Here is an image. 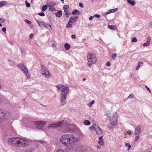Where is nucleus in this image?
<instances>
[{"mask_svg": "<svg viewBox=\"0 0 152 152\" xmlns=\"http://www.w3.org/2000/svg\"><path fill=\"white\" fill-rule=\"evenodd\" d=\"M56 87L59 92H61L60 96V102L62 105L66 103L65 100L66 99L67 96L69 92V88L68 86L64 87L63 84H60L56 86Z\"/></svg>", "mask_w": 152, "mask_h": 152, "instance_id": "7ed1b4c3", "label": "nucleus"}, {"mask_svg": "<svg viewBox=\"0 0 152 152\" xmlns=\"http://www.w3.org/2000/svg\"><path fill=\"white\" fill-rule=\"evenodd\" d=\"M5 20L4 19L0 18V23H2L4 22L5 21Z\"/></svg>", "mask_w": 152, "mask_h": 152, "instance_id": "a19ab883", "label": "nucleus"}, {"mask_svg": "<svg viewBox=\"0 0 152 152\" xmlns=\"http://www.w3.org/2000/svg\"><path fill=\"white\" fill-rule=\"evenodd\" d=\"M78 150H80V151L79 152H84V150L83 147L80 146L79 148H78Z\"/></svg>", "mask_w": 152, "mask_h": 152, "instance_id": "cd10ccee", "label": "nucleus"}, {"mask_svg": "<svg viewBox=\"0 0 152 152\" xmlns=\"http://www.w3.org/2000/svg\"><path fill=\"white\" fill-rule=\"evenodd\" d=\"M63 121V124H62V128H64L66 131L69 132L70 131H72L73 129V126L69 125L66 123H64Z\"/></svg>", "mask_w": 152, "mask_h": 152, "instance_id": "0eeeda50", "label": "nucleus"}, {"mask_svg": "<svg viewBox=\"0 0 152 152\" xmlns=\"http://www.w3.org/2000/svg\"><path fill=\"white\" fill-rule=\"evenodd\" d=\"M99 140H103L102 138V136H101L99 137Z\"/></svg>", "mask_w": 152, "mask_h": 152, "instance_id": "13d9d810", "label": "nucleus"}, {"mask_svg": "<svg viewBox=\"0 0 152 152\" xmlns=\"http://www.w3.org/2000/svg\"><path fill=\"white\" fill-rule=\"evenodd\" d=\"M55 45V44H52L51 45V46L52 47H54Z\"/></svg>", "mask_w": 152, "mask_h": 152, "instance_id": "052dcab7", "label": "nucleus"}, {"mask_svg": "<svg viewBox=\"0 0 152 152\" xmlns=\"http://www.w3.org/2000/svg\"><path fill=\"white\" fill-rule=\"evenodd\" d=\"M134 96L132 94H130L129 96H128L127 99L130 98V99H132L134 98Z\"/></svg>", "mask_w": 152, "mask_h": 152, "instance_id": "f704fd0d", "label": "nucleus"}, {"mask_svg": "<svg viewBox=\"0 0 152 152\" xmlns=\"http://www.w3.org/2000/svg\"><path fill=\"white\" fill-rule=\"evenodd\" d=\"M63 121H61L54 124H49L47 127L50 128H56L57 127L62 126V124H63Z\"/></svg>", "mask_w": 152, "mask_h": 152, "instance_id": "6e6552de", "label": "nucleus"}, {"mask_svg": "<svg viewBox=\"0 0 152 152\" xmlns=\"http://www.w3.org/2000/svg\"><path fill=\"white\" fill-rule=\"evenodd\" d=\"M2 31L4 32H5L6 31V28L5 27H4L2 28Z\"/></svg>", "mask_w": 152, "mask_h": 152, "instance_id": "8fccbe9b", "label": "nucleus"}, {"mask_svg": "<svg viewBox=\"0 0 152 152\" xmlns=\"http://www.w3.org/2000/svg\"><path fill=\"white\" fill-rule=\"evenodd\" d=\"M44 24V23L43 22H40L38 24L40 27L42 28L43 27Z\"/></svg>", "mask_w": 152, "mask_h": 152, "instance_id": "c85d7f7f", "label": "nucleus"}, {"mask_svg": "<svg viewBox=\"0 0 152 152\" xmlns=\"http://www.w3.org/2000/svg\"><path fill=\"white\" fill-rule=\"evenodd\" d=\"M132 42H135L137 41V39L135 37H134L132 40Z\"/></svg>", "mask_w": 152, "mask_h": 152, "instance_id": "ea45409f", "label": "nucleus"}, {"mask_svg": "<svg viewBox=\"0 0 152 152\" xmlns=\"http://www.w3.org/2000/svg\"><path fill=\"white\" fill-rule=\"evenodd\" d=\"M25 2L26 4V6L27 7H29L30 6V5L29 3L27 2V1H25Z\"/></svg>", "mask_w": 152, "mask_h": 152, "instance_id": "72a5a7b5", "label": "nucleus"}, {"mask_svg": "<svg viewBox=\"0 0 152 152\" xmlns=\"http://www.w3.org/2000/svg\"><path fill=\"white\" fill-rule=\"evenodd\" d=\"M78 18V17L77 16H75V17H71L69 20V22H72L73 23H75L76 21V20Z\"/></svg>", "mask_w": 152, "mask_h": 152, "instance_id": "4468645a", "label": "nucleus"}, {"mask_svg": "<svg viewBox=\"0 0 152 152\" xmlns=\"http://www.w3.org/2000/svg\"><path fill=\"white\" fill-rule=\"evenodd\" d=\"M38 15L41 16H44L45 15V14L43 12L39 13Z\"/></svg>", "mask_w": 152, "mask_h": 152, "instance_id": "58836bf2", "label": "nucleus"}, {"mask_svg": "<svg viewBox=\"0 0 152 152\" xmlns=\"http://www.w3.org/2000/svg\"><path fill=\"white\" fill-rule=\"evenodd\" d=\"M25 22L27 23L28 24H30L31 23V22L27 19H25Z\"/></svg>", "mask_w": 152, "mask_h": 152, "instance_id": "4c0bfd02", "label": "nucleus"}, {"mask_svg": "<svg viewBox=\"0 0 152 152\" xmlns=\"http://www.w3.org/2000/svg\"><path fill=\"white\" fill-rule=\"evenodd\" d=\"M125 146L126 147H128V150H129L130 149V148L131 147V145H130V144L129 143H126L125 144Z\"/></svg>", "mask_w": 152, "mask_h": 152, "instance_id": "2f4dec72", "label": "nucleus"}, {"mask_svg": "<svg viewBox=\"0 0 152 152\" xmlns=\"http://www.w3.org/2000/svg\"><path fill=\"white\" fill-rule=\"evenodd\" d=\"M62 11H59L57 13H55V15L56 17L60 18L62 15Z\"/></svg>", "mask_w": 152, "mask_h": 152, "instance_id": "dca6fc26", "label": "nucleus"}, {"mask_svg": "<svg viewBox=\"0 0 152 152\" xmlns=\"http://www.w3.org/2000/svg\"><path fill=\"white\" fill-rule=\"evenodd\" d=\"M38 129H42L46 124L45 121H37L33 122Z\"/></svg>", "mask_w": 152, "mask_h": 152, "instance_id": "9b49d317", "label": "nucleus"}, {"mask_svg": "<svg viewBox=\"0 0 152 152\" xmlns=\"http://www.w3.org/2000/svg\"><path fill=\"white\" fill-rule=\"evenodd\" d=\"M95 130L97 134H101L102 132V129L100 128L98 125H95Z\"/></svg>", "mask_w": 152, "mask_h": 152, "instance_id": "f8f14e48", "label": "nucleus"}, {"mask_svg": "<svg viewBox=\"0 0 152 152\" xmlns=\"http://www.w3.org/2000/svg\"><path fill=\"white\" fill-rule=\"evenodd\" d=\"M95 101L94 100H93L92 101V102H91V103L93 104H94L95 103Z\"/></svg>", "mask_w": 152, "mask_h": 152, "instance_id": "680f3d73", "label": "nucleus"}, {"mask_svg": "<svg viewBox=\"0 0 152 152\" xmlns=\"http://www.w3.org/2000/svg\"><path fill=\"white\" fill-rule=\"evenodd\" d=\"M72 22H69V21L68 23L66 24V27L67 28H72V24H70V23H71Z\"/></svg>", "mask_w": 152, "mask_h": 152, "instance_id": "b1692460", "label": "nucleus"}, {"mask_svg": "<svg viewBox=\"0 0 152 152\" xmlns=\"http://www.w3.org/2000/svg\"><path fill=\"white\" fill-rule=\"evenodd\" d=\"M7 143L10 145L17 147H25L29 144L28 141L18 137L7 138Z\"/></svg>", "mask_w": 152, "mask_h": 152, "instance_id": "f03ea898", "label": "nucleus"}, {"mask_svg": "<svg viewBox=\"0 0 152 152\" xmlns=\"http://www.w3.org/2000/svg\"><path fill=\"white\" fill-rule=\"evenodd\" d=\"M86 80V78H83V81H84Z\"/></svg>", "mask_w": 152, "mask_h": 152, "instance_id": "774afa93", "label": "nucleus"}, {"mask_svg": "<svg viewBox=\"0 0 152 152\" xmlns=\"http://www.w3.org/2000/svg\"><path fill=\"white\" fill-rule=\"evenodd\" d=\"M71 37L72 39H75L76 38L75 36L74 35H71Z\"/></svg>", "mask_w": 152, "mask_h": 152, "instance_id": "49530a36", "label": "nucleus"}, {"mask_svg": "<svg viewBox=\"0 0 152 152\" xmlns=\"http://www.w3.org/2000/svg\"><path fill=\"white\" fill-rule=\"evenodd\" d=\"M118 10V9L117 8H115V9H111L110 10V13H113L114 12H116Z\"/></svg>", "mask_w": 152, "mask_h": 152, "instance_id": "bb28decb", "label": "nucleus"}, {"mask_svg": "<svg viewBox=\"0 0 152 152\" xmlns=\"http://www.w3.org/2000/svg\"><path fill=\"white\" fill-rule=\"evenodd\" d=\"M145 87L146 88V89H147L150 92H151L150 90V89H149V88L148 87H147V86H145Z\"/></svg>", "mask_w": 152, "mask_h": 152, "instance_id": "6e6d98bb", "label": "nucleus"}, {"mask_svg": "<svg viewBox=\"0 0 152 152\" xmlns=\"http://www.w3.org/2000/svg\"><path fill=\"white\" fill-rule=\"evenodd\" d=\"M87 58L88 60V65L89 67H91L92 64H95L97 61L95 55L93 53H88Z\"/></svg>", "mask_w": 152, "mask_h": 152, "instance_id": "39448f33", "label": "nucleus"}, {"mask_svg": "<svg viewBox=\"0 0 152 152\" xmlns=\"http://www.w3.org/2000/svg\"><path fill=\"white\" fill-rule=\"evenodd\" d=\"M30 78V77H29V76H27V78L28 79H29V78Z\"/></svg>", "mask_w": 152, "mask_h": 152, "instance_id": "338daca9", "label": "nucleus"}, {"mask_svg": "<svg viewBox=\"0 0 152 152\" xmlns=\"http://www.w3.org/2000/svg\"><path fill=\"white\" fill-rule=\"evenodd\" d=\"M117 56V54L116 53L113 54L111 56V57L113 59L115 60Z\"/></svg>", "mask_w": 152, "mask_h": 152, "instance_id": "473e14b6", "label": "nucleus"}, {"mask_svg": "<svg viewBox=\"0 0 152 152\" xmlns=\"http://www.w3.org/2000/svg\"><path fill=\"white\" fill-rule=\"evenodd\" d=\"M143 64V62H139L138 63V66L136 67V69L137 70H138L140 68V67L141 66H142Z\"/></svg>", "mask_w": 152, "mask_h": 152, "instance_id": "aec40b11", "label": "nucleus"}, {"mask_svg": "<svg viewBox=\"0 0 152 152\" xmlns=\"http://www.w3.org/2000/svg\"><path fill=\"white\" fill-rule=\"evenodd\" d=\"M79 6L81 7H83V4L82 3H80L79 4Z\"/></svg>", "mask_w": 152, "mask_h": 152, "instance_id": "5fc2aeb1", "label": "nucleus"}, {"mask_svg": "<svg viewBox=\"0 0 152 152\" xmlns=\"http://www.w3.org/2000/svg\"><path fill=\"white\" fill-rule=\"evenodd\" d=\"M89 129L92 130H93L94 129H95V126H90L89 127Z\"/></svg>", "mask_w": 152, "mask_h": 152, "instance_id": "37998d69", "label": "nucleus"}, {"mask_svg": "<svg viewBox=\"0 0 152 152\" xmlns=\"http://www.w3.org/2000/svg\"><path fill=\"white\" fill-rule=\"evenodd\" d=\"M7 4V2L6 1H1L0 3V7H2L4 5H6Z\"/></svg>", "mask_w": 152, "mask_h": 152, "instance_id": "412c9836", "label": "nucleus"}, {"mask_svg": "<svg viewBox=\"0 0 152 152\" xmlns=\"http://www.w3.org/2000/svg\"><path fill=\"white\" fill-rule=\"evenodd\" d=\"M39 143L41 144H43V145L45 144V142L44 141H39Z\"/></svg>", "mask_w": 152, "mask_h": 152, "instance_id": "79ce46f5", "label": "nucleus"}, {"mask_svg": "<svg viewBox=\"0 0 152 152\" xmlns=\"http://www.w3.org/2000/svg\"><path fill=\"white\" fill-rule=\"evenodd\" d=\"M98 143L99 145L102 146H103L104 145V142L103 140H99Z\"/></svg>", "mask_w": 152, "mask_h": 152, "instance_id": "7c9ffc66", "label": "nucleus"}, {"mask_svg": "<svg viewBox=\"0 0 152 152\" xmlns=\"http://www.w3.org/2000/svg\"><path fill=\"white\" fill-rule=\"evenodd\" d=\"M64 12L65 13V15H69V14L68 13V11H67V10H64Z\"/></svg>", "mask_w": 152, "mask_h": 152, "instance_id": "c03bdc74", "label": "nucleus"}, {"mask_svg": "<svg viewBox=\"0 0 152 152\" xmlns=\"http://www.w3.org/2000/svg\"><path fill=\"white\" fill-rule=\"evenodd\" d=\"M125 134H128L130 135L131 134V132L130 131H128L126 132Z\"/></svg>", "mask_w": 152, "mask_h": 152, "instance_id": "a18cd8bd", "label": "nucleus"}, {"mask_svg": "<svg viewBox=\"0 0 152 152\" xmlns=\"http://www.w3.org/2000/svg\"><path fill=\"white\" fill-rule=\"evenodd\" d=\"M93 17L92 16H90L89 18V20H92V19H93Z\"/></svg>", "mask_w": 152, "mask_h": 152, "instance_id": "4d7b16f0", "label": "nucleus"}, {"mask_svg": "<svg viewBox=\"0 0 152 152\" xmlns=\"http://www.w3.org/2000/svg\"><path fill=\"white\" fill-rule=\"evenodd\" d=\"M109 112L108 113V117L109 120V122L111 125L115 126V125L117 122L118 118V115L116 112L115 113H113V114L110 115Z\"/></svg>", "mask_w": 152, "mask_h": 152, "instance_id": "20e7f679", "label": "nucleus"}, {"mask_svg": "<svg viewBox=\"0 0 152 152\" xmlns=\"http://www.w3.org/2000/svg\"><path fill=\"white\" fill-rule=\"evenodd\" d=\"M109 13H110V12H106V13H104V14H105L106 15H107Z\"/></svg>", "mask_w": 152, "mask_h": 152, "instance_id": "0e129e2a", "label": "nucleus"}, {"mask_svg": "<svg viewBox=\"0 0 152 152\" xmlns=\"http://www.w3.org/2000/svg\"><path fill=\"white\" fill-rule=\"evenodd\" d=\"M73 15L77 14V15H80V12L78 10H74L72 12Z\"/></svg>", "mask_w": 152, "mask_h": 152, "instance_id": "6ab92c4d", "label": "nucleus"}, {"mask_svg": "<svg viewBox=\"0 0 152 152\" xmlns=\"http://www.w3.org/2000/svg\"><path fill=\"white\" fill-rule=\"evenodd\" d=\"M84 124L86 125H89L91 124V122L88 120H85L83 121Z\"/></svg>", "mask_w": 152, "mask_h": 152, "instance_id": "a211bd4d", "label": "nucleus"}, {"mask_svg": "<svg viewBox=\"0 0 152 152\" xmlns=\"http://www.w3.org/2000/svg\"><path fill=\"white\" fill-rule=\"evenodd\" d=\"M77 140L72 134L64 135L60 139L61 143L70 150L75 147Z\"/></svg>", "mask_w": 152, "mask_h": 152, "instance_id": "f257e3e1", "label": "nucleus"}, {"mask_svg": "<svg viewBox=\"0 0 152 152\" xmlns=\"http://www.w3.org/2000/svg\"><path fill=\"white\" fill-rule=\"evenodd\" d=\"M48 26H49L50 27V28L49 29L50 31H51L52 30L51 27L50 25H48L47 24V25H46L45 24H44L43 26L45 28H48Z\"/></svg>", "mask_w": 152, "mask_h": 152, "instance_id": "a878e982", "label": "nucleus"}, {"mask_svg": "<svg viewBox=\"0 0 152 152\" xmlns=\"http://www.w3.org/2000/svg\"><path fill=\"white\" fill-rule=\"evenodd\" d=\"M48 7L46 5H44L42 7V12H45L47 9Z\"/></svg>", "mask_w": 152, "mask_h": 152, "instance_id": "393cba45", "label": "nucleus"}, {"mask_svg": "<svg viewBox=\"0 0 152 152\" xmlns=\"http://www.w3.org/2000/svg\"><path fill=\"white\" fill-rule=\"evenodd\" d=\"M49 11H51L52 12H53L54 11H56V10L53 7L50 5L49 6Z\"/></svg>", "mask_w": 152, "mask_h": 152, "instance_id": "5701e85b", "label": "nucleus"}, {"mask_svg": "<svg viewBox=\"0 0 152 152\" xmlns=\"http://www.w3.org/2000/svg\"><path fill=\"white\" fill-rule=\"evenodd\" d=\"M131 77L132 78V77L133 76V73H131Z\"/></svg>", "mask_w": 152, "mask_h": 152, "instance_id": "bf43d9fd", "label": "nucleus"}, {"mask_svg": "<svg viewBox=\"0 0 152 152\" xmlns=\"http://www.w3.org/2000/svg\"><path fill=\"white\" fill-rule=\"evenodd\" d=\"M139 139V135H137V136H136L135 138L134 141L135 142H137L138 140Z\"/></svg>", "mask_w": 152, "mask_h": 152, "instance_id": "e433bc0d", "label": "nucleus"}, {"mask_svg": "<svg viewBox=\"0 0 152 152\" xmlns=\"http://www.w3.org/2000/svg\"><path fill=\"white\" fill-rule=\"evenodd\" d=\"M10 117L9 113H5L3 111L0 109V120L1 121L3 119H8Z\"/></svg>", "mask_w": 152, "mask_h": 152, "instance_id": "1a4fd4ad", "label": "nucleus"}, {"mask_svg": "<svg viewBox=\"0 0 152 152\" xmlns=\"http://www.w3.org/2000/svg\"><path fill=\"white\" fill-rule=\"evenodd\" d=\"M41 73L46 77H49L51 76L49 70L43 65H42Z\"/></svg>", "mask_w": 152, "mask_h": 152, "instance_id": "423d86ee", "label": "nucleus"}, {"mask_svg": "<svg viewBox=\"0 0 152 152\" xmlns=\"http://www.w3.org/2000/svg\"><path fill=\"white\" fill-rule=\"evenodd\" d=\"M33 37V34H30L29 36V37L30 39H31Z\"/></svg>", "mask_w": 152, "mask_h": 152, "instance_id": "603ef678", "label": "nucleus"}, {"mask_svg": "<svg viewBox=\"0 0 152 152\" xmlns=\"http://www.w3.org/2000/svg\"><path fill=\"white\" fill-rule=\"evenodd\" d=\"M93 104L91 103H90L89 104H88L87 105L89 107H91L92 105Z\"/></svg>", "mask_w": 152, "mask_h": 152, "instance_id": "09e8293b", "label": "nucleus"}, {"mask_svg": "<svg viewBox=\"0 0 152 152\" xmlns=\"http://www.w3.org/2000/svg\"><path fill=\"white\" fill-rule=\"evenodd\" d=\"M18 67L21 69V71L24 73L26 75H27L28 72V70L26 66L23 64L20 63L18 65Z\"/></svg>", "mask_w": 152, "mask_h": 152, "instance_id": "9d476101", "label": "nucleus"}, {"mask_svg": "<svg viewBox=\"0 0 152 152\" xmlns=\"http://www.w3.org/2000/svg\"><path fill=\"white\" fill-rule=\"evenodd\" d=\"M108 27L110 29L113 30L115 29V26L113 25H109Z\"/></svg>", "mask_w": 152, "mask_h": 152, "instance_id": "c756f323", "label": "nucleus"}, {"mask_svg": "<svg viewBox=\"0 0 152 152\" xmlns=\"http://www.w3.org/2000/svg\"><path fill=\"white\" fill-rule=\"evenodd\" d=\"M56 152H65L63 150H58Z\"/></svg>", "mask_w": 152, "mask_h": 152, "instance_id": "864d4df0", "label": "nucleus"}, {"mask_svg": "<svg viewBox=\"0 0 152 152\" xmlns=\"http://www.w3.org/2000/svg\"><path fill=\"white\" fill-rule=\"evenodd\" d=\"M36 21L37 22V23H38V24L39 23V22H40L39 21V20H36Z\"/></svg>", "mask_w": 152, "mask_h": 152, "instance_id": "e2e57ef3", "label": "nucleus"}, {"mask_svg": "<svg viewBox=\"0 0 152 152\" xmlns=\"http://www.w3.org/2000/svg\"><path fill=\"white\" fill-rule=\"evenodd\" d=\"M69 8V6L67 5H65L64 7V10H67V9Z\"/></svg>", "mask_w": 152, "mask_h": 152, "instance_id": "c9c22d12", "label": "nucleus"}, {"mask_svg": "<svg viewBox=\"0 0 152 152\" xmlns=\"http://www.w3.org/2000/svg\"><path fill=\"white\" fill-rule=\"evenodd\" d=\"M128 3L132 6L134 5L135 4V2L134 1L132 0H127Z\"/></svg>", "mask_w": 152, "mask_h": 152, "instance_id": "f3484780", "label": "nucleus"}, {"mask_svg": "<svg viewBox=\"0 0 152 152\" xmlns=\"http://www.w3.org/2000/svg\"><path fill=\"white\" fill-rule=\"evenodd\" d=\"M106 65L107 66H110V64L109 62L107 61L106 63Z\"/></svg>", "mask_w": 152, "mask_h": 152, "instance_id": "3c124183", "label": "nucleus"}, {"mask_svg": "<svg viewBox=\"0 0 152 152\" xmlns=\"http://www.w3.org/2000/svg\"><path fill=\"white\" fill-rule=\"evenodd\" d=\"M94 17H96L97 18H99L100 17V16L98 14H95L94 16Z\"/></svg>", "mask_w": 152, "mask_h": 152, "instance_id": "de8ad7c7", "label": "nucleus"}, {"mask_svg": "<svg viewBox=\"0 0 152 152\" xmlns=\"http://www.w3.org/2000/svg\"><path fill=\"white\" fill-rule=\"evenodd\" d=\"M151 39L150 37H148L147 39V42L143 44V46H148L150 44Z\"/></svg>", "mask_w": 152, "mask_h": 152, "instance_id": "2eb2a0df", "label": "nucleus"}, {"mask_svg": "<svg viewBox=\"0 0 152 152\" xmlns=\"http://www.w3.org/2000/svg\"><path fill=\"white\" fill-rule=\"evenodd\" d=\"M64 47L66 49L68 50L70 48V46L69 44L65 43L64 44Z\"/></svg>", "mask_w": 152, "mask_h": 152, "instance_id": "4be33fe9", "label": "nucleus"}, {"mask_svg": "<svg viewBox=\"0 0 152 152\" xmlns=\"http://www.w3.org/2000/svg\"><path fill=\"white\" fill-rule=\"evenodd\" d=\"M97 148L98 149H100V147L99 146H97Z\"/></svg>", "mask_w": 152, "mask_h": 152, "instance_id": "69168bd1", "label": "nucleus"}, {"mask_svg": "<svg viewBox=\"0 0 152 152\" xmlns=\"http://www.w3.org/2000/svg\"><path fill=\"white\" fill-rule=\"evenodd\" d=\"M141 131V128L140 126H137L134 131V134L135 135H139V133Z\"/></svg>", "mask_w": 152, "mask_h": 152, "instance_id": "ddd939ff", "label": "nucleus"}]
</instances>
